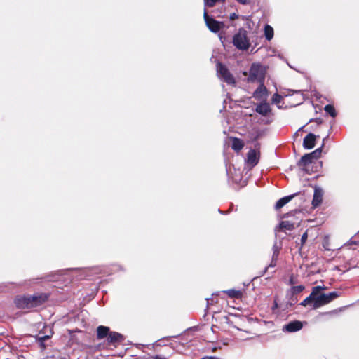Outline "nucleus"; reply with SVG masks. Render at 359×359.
<instances>
[{"label":"nucleus","mask_w":359,"mask_h":359,"mask_svg":"<svg viewBox=\"0 0 359 359\" xmlns=\"http://www.w3.org/2000/svg\"><path fill=\"white\" fill-rule=\"evenodd\" d=\"M255 111L263 116H267L271 114V109L269 104L264 100V102L257 104Z\"/></svg>","instance_id":"obj_9"},{"label":"nucleus","mask_w":359,"mask_h":359,"mask_svg":"<svg viewBox=\"0 0 359 359\" xmlns=\"http://www.w3.org/2000/svg\"><path fill=\"white\" fill-rule=\"evenodd\" d=\"M233 43L239 50H248L250 43L248 39L247 31L244 29H240L233 36Z\"/></svg>","instance_id":"obj_4"},{"label":"nucleus","mask_w":359,"mask_h":359,"mask_svg":"<svg viewBox=\"0 0 359 359\" xmlns=\"http://www.w3.org/2000/svg\"><path fill=\"white\" fill-rule=\"evenodd\" d=\"M297 194H294L287 196H285L280 199H279L275 205V208L276 210L280 209L283 208L285 204L289 203Z\"/></svg>","instance_id":"obj_14"},{"label":"nucleus","mask_w":359,"mask_h":359,"mask_svg":"<svg viewBox=\"0 0 359 359\" xmlns=\"http://www.w3.org/2000/svg\"><path fill=\"white\" fill-rule=\"evenodd\" d=\"M202 359H205V358H202Z\"/></svg>","instance_id":"obj_36"},{"label":"nucleus","mask_w":359,"mask_h":359,"mask_svg":"<svg viewBox=\"0 0 359 359\" xmlns=\"http://www.w3.org/2000/svg\"><path fill=\"white\" fill-rule=\"evenodd\" d=\"M47 299L46 295H32L29 297H18L15 304L18 309H31L41 305Z\"/></svg>","instance_id":"obj_1"},{"label":"nucleus","mask_w":359,"mask_h":359,"mask_svg":"<svg viewBox=\"0 0 359 359\" xmlns=\"http://www.w3.org/2000/svg\"><path fill=\"white\" fill-rule=\"evenodd\" d=\"M203 18L208 29L212 32H217L224 26L221 22L217 21L208 15L206 8L204 9Z\"/></svg>","instance_id":"obj_6"},{"label":"nucleus","mask_w":359,"mask_h":359,"mask_svg":"<svg viewBox=\"0 0 359 359\" xmlns=\"http://www.w3.org/2000/svg\"><path fill=\"white\" fill-rule=\"evenodd\" d=\"M324 110L326 113L329 114L332 117L334 118L337 116V112L332 105L327 104L325 107Z\"/></svg>","instance_id":"obj_21"},{"label":"nucleus","mask_w":359,"mask_h":359,"mask_svg":"<svg viewBox=\"0 0 359 359\" xmlns=\"http://www.w3.org/2000/svg\"><path fill=\"white\" fill-rule=\"evenodd\" d=\"M264 36L268 41L273 37V29L270 25H266L264 27Z\"/></svg>","instance_id":"obj_19"},{"label":"nucleus","mask_w":359,"mask_h":359,"mask_svg":"<svg viewBox=\"0 0 359 359\" xmlns=\"http://www.w3.org/2000/svg\"><path fill=\"white\" fill-rule=\"evenodd\" d=\"M310 155V157L313 159H317L320 157L321 154V148L316 149L315 151H313L311 153L308 154Z\"/></svg>","instance_id":"obj_24"},{"label":"nucleus","mask_w":359,"mask_h":359,"mask_svg":"<svg viewBox=\"0 0 359 359\" xmlns=\"http://www.w3.org/2000/svg\"><path fill=\"white\" fill-rule=\"evenodd\" d=\"M236 1L243 5H246L249 3L248 0H236Z\"/></svg>","instance_id":"obj_31"},{"label":"nucleus","mask_w":359,"mask_h":359,"mask_svg":"<svg viewBox=\"0 0 359 359\" xmlns=\"http://www.w3.org/2000/svg\"><path fill=\"white\" fill-rule=\"evenodd\" d=\"M276 260L277 259H274L273 261L272 260L271 264L269 265V266H272V267L275 266H276Z\"/></svg>","instance_id":"obj_32"},{"label":"nucleus","mask_w":359,"mask_h":359,"mask_svg":"<svg viewBox=\"0 0 359 359\" xmlns=\"http://www.w3.org/2000/svg\"><path fill=\"white\" fill-rule=\"evenodd\" d=\"M260 153L256 149H250L247 154L245 163L250 169L254 168L259 162Z\"/></svg>","instance_id":"obj_7"},{"label":"nucleus","mask_w":359,"mask_h":359,"mask_svg":"<svg viewBox=\"0 0 359 359\" xmlns=\"http://www.w3.org/2000/svg\"><path fill=\"white\" fill-rule=\"evenodd\" d=\"M92 271H94V273H97V271H97V269H93Z\"/></svg>","instance_id":"obj_33"},{"label":"nucleus","mask_w":359,"mask_h":359,"mask_svg":"<svg viewBox=\"0 0 359 359\" xmlns=\"http://www.w3.org/2000/svg\"><path fill=\"white\" fill-rule=\"evenodd\" d=\"M323 290H325V286H316V287H314L312 289V291H311V293L310 294V296H311L314 299L316 297H318V295H319L318 294H319L320 291Z\"/></svg>","instance_id":"obj_22"},{"label":"nucleus","mask_w":359,"mask_h":359,"mask_svg":"<svg viewBox=\"0 0 359 359\" xmlns=\"http://www.w3.org/2000/svg\"><path fill=\"white\" fill-rule=\"evenodd\" d=\"M316 136L313 133H309L303 140V147L306 149L314 147Z\"/></svg>","instance_id":"obj_12"},{"label":"nucleus","mask_w":359,"mask_h":359,"mask_svg":"<svg viewBox=\"0 0 359 359\" xmlns=\"http://www.w3.org/2000/svg\"><path fill=\"white\" fill-rule=\"evenodd\" d=\"M268 91L264 83H259V86L253 93V97L258 100H266Z\"/></svg>","instance_id":"obj_8"},{"label":"nucleus","mask_w":359,"mask_h":359,"mask_svg":"<svg viewBox=\"0 0 359 359\" xmlns=\"http://www.w3.org/2000/svg\"><path fill=\"white\" fill-rule=\"evenodd\" d=\"M92 271H94V273H97V271H97V269H93Z\"/></svg>","instance_id":"obj_34"},{"label":"nucleus","mask_w":359,"mask_h":359,"mask_svg":"<svg viewBox=\"0 0 359 359\" xmlns=\"http://www.w3.org/2000/svg\"><path fill=\"white\" fill-rule=\"evenodd\" d=\"M123 336L116 332H109L107 341L109 344H115L123 341Z\"/></svg>","instance_id":"obj_13"},{"label":"nucleus","mask_w":359,"mask_h":359,"mask_svg":"<svg viewBox=\"0 0 359 359\" xmlns=\"http://www.w3.org/2000/svg\"><path fill=\"white\" fill-rule=\"evenodd\" d=\"M304 289V285H298V286H294L292 287V293L294 294H297V293H299L301 292H302Z\"/></svg>","instance_id":"obj_27"},{"label":"nucleus","mask_w":359,"mask_h":359,"mask_svg":"<svg viewBox=\"0 0 359 359\" xmlns=\"http://www.w3.org/2000/svg\"><path fill=\"white\" fill-rule=\"evenodd\" d=\"M279 227L290 231L294 229V224L290 221H283L280 223Z\"/></svg>","instance_id":"obj_20"},{"label":"nucleus","mask_w":359,"mask_h":359,"mask_svg":"<svg viewBox=\"0 0 359 359\" xmlns=\"http://www.w3.org/2000/svg\"><path fill=\"white\" fill-rule=\"evenodd\" d=\"M217 76L222 81L227 84L234 86L236 80L229 69L222 63L218 62L216 65Z\"/></svg>","instance_id":"obj_3"},{"label":"nucleus","mask_w":359,"mask_h":359,"mask_svg":"<svg viewBox=\"0 0 359 359\" xmlns=\"http://www.w3.org/2000/svg\"><path fill=\"white\" fill-rule=\"evenodd\" d=\"M265 79V69L262 65L259 63L252 64L248 81L249 82L258 81L259 83H264Z\"/></svg>","instance_id":"obj_2"},{"label":"nucleus","mask_w":359,"mask_h":359,"mask_svg":"<svg viewBox=\"0 0 359 359\" xmlns=\"http://www.w3.org/2000/svg\"><path fill=\"white\" fill-rule=\"evenodd\" d=\"M232 141L231 148L236 151H240L244 147L243 142L237 137H231Z\"/></svg>","instance_id":"obj_16"},{"label":"nucleus","mask_w":359,"mask_h":359,"mask_svg":"<svg viewBox=\"0 0 359 359\" xmlns=\"http://www.w3.org/2000/svg\"><path fill=\"white\" fill-rule=\"evenodd\" d=\"M340 294L337 292H332L328 294H321L314 298L312 309H316L322 306L329 304L336 298L339 297Z\"/></svg>","instance_id":"obj_5"},{"label":"nucleus","mask_w":359,"mask_h":359,"mask_svg":"<svg viewBox=\"0 0 359 359\" xmlns=\"http://www.w3.org/2000/svg\"><path fill=\"white\" fill-rule=\"evenodd\" d=\"M303 327V324L301 321L294 320L286 324L283 330L287 332H294L300 330Z\"/></svg>","instance_id":"obj_10"},{"label":"nucleus","mask_w":359,"mask_h":359,"mask_svg":"<svg viewBox=\"0 0 359 359\" xmlns=\"http://www.w3.org/2000/svg\"><path fill=\"white\" fill-rule=\"evenodd\" d=\"M313 159L310 157L308 154L304 155L298 163L299 166L302 167L305 170L304 167L309 165L312 163Z\"/></svg>","instance_id":"obj_17"},{"label":"nucleus","mask_w":359,"mask_h":359,"mask_svg":"<svg viewBox=\"0 0 359 359\" xmlns=\"http://www.w3.org/2000/svg\"><path fill=\"white\" fill-rule=\"evenodd\" d=\"M282 98L283 97H282L281 95H280L278 93H275L273 95L272 99H271L272 103L278 104H279L281 102Z\"/></svg>","instance_id":"obj_26"},{"label":"nucleus","mask_w":359,"mask_h":359,"mask_svg":"<svg viewBox=\"0 0 359 359\" xmlns=\"http://www.w3.org/2000/svg\"><path fill=\"white\" fill-rule=\"evenodd\" d=\"M323 191L322 189L316 187L314 190L313 198L312 201V205L313 208L319 206L323 201Z\"/></svg>","instance_id":"obj_11"},{"label":"nucleus","mask_w":359,"mask_h":359,"mask_svg":"<svg viewBox=\"0 0 359 359\" xmlns=\"http://www.w3.org/2000/svg\"><path fill=\"white\" fill-rule=\"evenodd\" d=\"M225 293L228 294V296L231 298H236L240 299L242 297L243 292L241 290H236L233 289L228 290L224 291Z\"/></svg>","instance_id":"obj_18"},{"label":"nucleus","mask_w":359,"mask_h":359,"mask_svg":"<svg viewBox=\"0 0 359 359\" xmlns=\"http://www.w3.org/2000/svg\"><path fill=\"white\" fill-rule=\"evenodd\" d=\"M109 334V328L106 326H98L97 328V337L98 339H102L106 337Z\"/></svg>","instance_id":"obj_15"},{"label":"nucleus","mask_w":359,"mask_h":359,"mask_svg":"<svg viewBox=\"0 0 359 359\" xmlns=\"http://www.w3.org/2000/svg\"><path fill=\"white\" fill-rule=\"evenodd\" d=\"M229 18L231 20H233L237 19L238 18V15L237 14H236L235 13H233L230 14Z\"/></svg>","instance_id":"obj_30"},{"label":"nucleus","mask_w":359,"mask_h":359,"mask_svg":"<svg viewBox=\"0 0 359 359\" xmlns=\"http://www.w3.org/2000/svg\"><path fill=\"white\" fill-rule=\"evenodd\" d=\"M243 74H244V75H247V72H243Z\"/></svg>","instance_id":"obj_35"},{"label":"nucleus","mask_w":359,"mask_h":359,"mask_svg":"<svg viewBox=\"0 0 359 359\" xmlns=\"http://www.w3.org/2000/svg\"><path fill=\"white\" fill-rule=\"evenodd\" d=\"M273 261L274 259H278V254H279V248L276 245V244H275L273 247Z\"/></svg>","instance_id":"obj_28"},{"label":"nucleus","mask_w":359,"mask_h":359,"mask_svg":"<svg viewBox=\"0 0 359 359\" xmlns=\"http://www.w3.org/2000/svg\"><path fill=\"white\" fill-rule=\"evenodd\" d=\"M307 239V233L305 232L302 236V238H301V242H302V244H304L306 241Z\"/></svg>","instance_id":"obj_29"},{"label":"nucleus","mask_w":359,"mask_h":359,"mask_svg":"<svg viewBox=\"0 0 359 359\" xmlns=\"http://www.w3.org/2000/svg\"><path fill=\"white\" fill-rule=\"evenodd\" d=\"M205 7H213L217 3L224 2L225 0H203Z\"/></svg>","instance_id":"obj_23"},{"label":"nucleus","mask_w":359,"mask_h":359,"mask_svg":"<svg viewBox=\"0 0 359 359\" xmlns=\"http://www.w3.org/2000/svg\"><path fill=\"white\" fill-rule=\"evenodd\" d=\"M313 301H314V299L311 296L309 295L304 301H302L300 304L304 306H307V305H311L312 306V305L313 304Z\"/></svg>","instance_id":"obj_25"}]
</instances>
